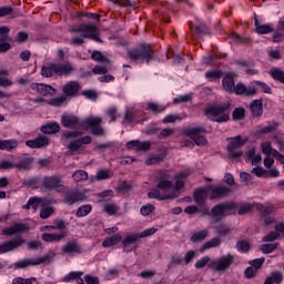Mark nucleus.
Segmentation results:
<instances>
[{
	"mask_svg": "<svg viewBox=\"0 0 284 284\" xmlns=\"http://www.w3.org/2000/svg\"><path fill=\"white\" fill-rule=\"evenodd\" d=\"M189 175V172H180L176 175H172L170 172L164 173L158 183V190L149 192V197L158 199V201L176 199L179 192H181L185 185L183 179Z\"/></svg>",
	"mask_w": 284,
	"mask_h": 284,
	"instance_id": "nucleus-1",
	"label": "nucleus"
},
{
	"mask_svg": "<svg viewBox=\"0 0 284 284\" xmlns=\"http://www.w3.org/2000/svg\"><path fill=\"white\" fill-rule=\"evenodd\" d=\"M234 264V255L226 254L216 260H211L210 256H204L195 262L196 270H203L205 265L210 267L213 272H219L220 274L230 270Z\"/></svg>",
	"mask_w": 284,
	"mask_h": 284,
	"instance_id": "nucleus-2",
	"label": "nucleus"
},
{
	"mask_svg": "<svg viewBox=\"0 0 284 284\" xmlns=\"http://www.w3.org/2000/svg\"><path fill=\"white\" fill-rule=\"evenodd\" d=\"M236 73H227L222 80V88L229 94H237L239 97H254L256 95V89L247 87L242 82L234 84Z\"/></svg>",
	"mask_w": 284,
	"mask_h": 284,
	"instance_id": "nucleus-3",
	"label": "nucleus"
},
{
	"mask_svg": "<svg viewBox=\"0 0 284 284\" xmlns=\"http://www.w3.org/2000/svg\"><path fill=\"white\" fill-rule=\"evenodd\" d=\"M230 194V189L225 186H216V187H204L197 189L194 193V201L197 205H203L205 203V199L210 196L211 200L213 199H223V196H227Z\"/></svg>",
	"mask_w": 284,
	"mask_h": 284,
	"instance_id": "nucleus-4",
	"label": "nucleus"
},
{
	"mask_svg": "<svg viewBox=\"0 0 284 284\" xmlns=\"http://www.w3.org/2000/svg\"><path fill=\"white\" fill-rule=\"evenodd\" d=\"M204 114L216 123H227L230 121V103L209 106L204 110Z\"/></svg>",
	"mask_w": 284,
	"mask_h": 284,
	"instance_id": "nucleus-5",
	"label": "nucleus"
},
{
	"mask_svg": "<svg viewBox=\"0 0 284 284\" xmlns=\"http://www.w3.org/2000/svg\"><path fill=\"white\" fill-rule=\"evenodd\" d=\"M30 92L33 95L30 98L32 103H45V97H52L57 90L48 84L32 83L30 85Z\"/></svg>",
	"mask_w": 284,
	"mask_h": 284,
	"instance_id": "nucleus-6",
	"label": "nucleus"
},
{
	"mask_svg": "<svg viewBox=\"0 0 284 284\" xmlns=\"http://www.w3.org/2000/svg\"><path fill=\"white\" fill-rule=\"evenodd\" d=\"M65 138L71 139L68 145L70 152H78L83 145L92 143V138L89 135L83 136V133L81 132H69L65 134Z\"/></svg>",
	"mask_w": 284,
	"mask_h": 284,
	"instance_id": "nucleus-7",
	"label": "nucleus"
},
{
	"mask_svg": "<svg viewBox=\"0 0 284 284\" xmlns=\"http://www.w3.org/2000/svg\"><path fill=\"white\" fill-rule=\"evenodd\" d=\"M129 58L131 61L145 63L152 59V48L150 44H142L140 48L129 51Z\"/></svg>",
	"mask_w": 284,
	"mask_h": 284,
	"instance_id": "nucleus-8",
	"label": "nucleus"
},
{
	"mask_svg": "<svg viewBox=\"0 0 284 284\" xmlns=\"http://www.w3.org/2000/svg\"><path fill=\"white\" fill-rule=\"evenodd\" d=\"M245 143H247V138H242L241 135L229 139L227 150L231 159H239V156L243 154L241 148H243Z\"/></svg>",
	"mask_w": 284,
	"mask_h": 284,
	"instance_id": "nucleus-9",
	"label": "nucleus"
},
{
	"mask_svg": "<svg viewBox=\"0 0 284 284\" xmlns=\"http://www.w3.org/2000/svg\"><path fill=\"white\" fill-rule=\"evenodd\" d=\"M234 213V203H225L214 206L211 211V216L215 221H221L224 216H230V214Z\"/></svg>",
	"mask_w": 284,
	"mask_h": 284,
	"instance_id": "nucleus-10",
	"label": "nucleus"
},
{
	"mask_svg": "<svg viewBox=\"0 0 284 284\" xmlns=\"http://www.w3.org/2000/svg\"><path fill=\"white\" fill-rule=\"evenodd\" d=\"M101 118L99 116H89L82 123V128H87L88 130H91V134H97L101 136L103 134V128H101Z\"/></svg>",
	"mask_w": 284,
	"mask_h": 284,
	"instance_id": "nucleus-11",
	"label": "nucleus"
},
{
	"mask_svg": "<svg viewBox=\"0 0 284 284\" xmlns=\"http://www.w3.org/2000/svg\"><path fill=\"white\" fill-rule=\"evenodd\" d=\"M185 136L192 139L196 145H205L207 140L202 134L205 133L204 128H191L183 131Z\"/></svg>",
	"mask_w": 284,
	"mask_h": 284,
	"instance_id": "nucleus-12",
	"label": "nucleus"
},
{
	"mask_svg": "<svg viewBox=\"0 0 284 284\" xmlns=\"http://www.w3.org/2000/svg\"><path fill=\"white\" fill-rule=\"evenodd\" d=\"M79 32H81V34H82V37H84V39H92L93 41H101L99 39V29H97V26L82 24L79 27Z\"/></svg>",
	"mask_w": 284,
	"mask_h": 284,
	"instance_id": "nucleus-13",
	"label": "nucleus"
},
{
	"mask_svg": "<svg viewBox=\"0 0 284 284\" xmlns=\"http://www.w3.org/2000/svg\"><path fill=\"white\" fill-rule=\"evenodd\" d=\"M50 202L48 200H43L41 197H30L27 205H24L26 210H32V212H37V210H41V207H45Z\"/></svg>",
	"mask_w": 284,
	"mask_h": 284,
	"instance_id": "nucleus-14",
	"label": "nucleus"
},
{
	"mask_svg": "<svg viewBox=\"0 0 284 284\" xmlns=\"http://www.w3.org/2000/svg\"><path fill=\"white\" fill-rule=\"evenodd\" d=\"M81 90V84L78 81H69L62 87L63 94L65 97H77Z\"/></svg>",
	"mask_w": 284,
	"mask_h": 284,
	"instance_id": "nucleus-15",
	"label": "nucleus"
},
{
	"mask_svg": "<svg viewBox=\"0 0 284 284\" xmlns=\"http://www.w3.org/2000/svg\"><path fill=\"white\" fill-rule=\"evenodd\" d=\"M128 150H134V152H145L150 150V142H140L139 140H133L126 143Z\"/></svg>",
	"mask_w": 284,
	"mask_h": 284,
	"instance_id": "nucleus-16",
	"label": "nucleus"
},
{
	"mask_svg": "<svg viewBox=\"0 0 284 284\" xmlns=\"http://www.w3.org/2000/svg\"><path fill=\"white\" fill-rule=\"evenodd\" d=\"M23 245V240L21 237L16 239L14 241L6 242L0 245V254H6V252H12V250H17Z\"/></svg>",
	"mask_w": 284,
	"mask_h": 284,
	"instance_id": "nucleus-17",
	"label": "nucleus"
},
{
	"mask_svg": "<svg viewBox=\"0 0 284 284\" xmlns=\"http://www.w3.org/2000/svg\"><path fill=\"white\" fill-rule=\"evenodd\" d=\"M140 236L139 234H131L126 237L123 239L122 245H123V251L124 252H132L134 250V245L136 241H139Z\"/></svg>",
	"mask_w": 284,
	"mask_h": 284,
	"instance_id": "nucleus-18",
	"label": "nucleus"
},
{
	"mask_svg": "<svg viewBox=\"0 0 284 284\" xmlns=\"http://www.w3.org/2000/svg\"><path fill=\"white\" fill-rule=\"evenodd\" d=\"M64 236H68V234L65 232L43 233L42 241H44V243H59L60 241H63Z\"/></svg>",
	"mask_w": 284,
	"mask_h": 284,
	"instance_id": "nucleus-19",
	"label": "nucleus"
},
{
	"mask_svg": "<svg viewBox=\"0 0 284 284\" xmlns=\"http://www.w3.org/2000/svg\"><path fill=\"white\" fill-rule=\"evenodd\" d=\"M280 236H284V223H278L275 226V232H271L270 234L264 236V241L270 243L272 241H276Z\"/></svg>",
	"mask_w": 284,
	"mask_h": 284,
	"instance_id": "nucleus-20",
	"label": "nucleus"
},
{
	"mask_svg": "<svg viewBox=\"0 0 284 284\" xmlns=\"http://www.w3.org/2000/svg\"><path fill=\"white\" fill-rule=\"evenodd\" d=\"M48 143H50V141L45 136L40 135V136L36 138L34 140H28L26 142V145L28 148L37 149V148H45V145H48Z\"/></svg>",
	"mask_w": 284,
	"mask_h": 284,
	"instance_id": "nucleus-21",
	"label": "nucleus"
},
{
	"mask_svg": "<svg viewBox=\"0 0 284 284\" xmlns=\"http://www.w3.org/2000/svg\"><path fill=\"white\" fill-rule=\"evenodd\" d=\"M58 77H68L74 72V67L70 63L55 64Z\"/></svg>",
	"mask_w": 284,
	"mask_h": 284,
	"instance_id": "nucleus-22",
	"label": "nucleus"
},
{
	"mask_svg": "<svg viewBox=\"0 0 284 284\" xmlns=\"http://www.w3.org/2000/svg\"><path fill=\"white\" fill-rule=\"evenodd\" d=\"M26 231H28V225L18 223L9 229H4L2 234H4V236H12L13 234H21V232Z\"/></svg>",
	"mask_w": 284,
	"mask_h": 284,
	"instance_id": "nucleus-23",
	"label": "nucleus"
},
{
	"mask_svg": "<svg viewBox=\"0 0 284 284\" xmlns=\"http://www.w3.org/2000/svg\"><path fill=\"white\" fill-rule=\"evenodd\" d=\"M61 123L64 128H77L79 125V118L72 114H64L61 116Z\"/></svg>",
	"mask_w": 284,
	"mask_h": 284,
	"instance_id": "nucleus-24",
	"label": "nucleus"
},
{
	"mask_svg": "<svg viewBox=\"0 0 284 284\" xmlns=\"http://www.w3.org/2000/svg\"><path fill=\"white\" fill-rule=\"evenodd\" d=\"M85 199V195L83 193L75 191V192H68L64 195V202H67L69 205H72L77 203L78 201H83Z\"/></svg>",
	"mask_w": 284,
	"mask_h": 284,
	"instance_id": "nucleus-25",
	"label": "nucleus"
},
{
	"mask_svg": "<svg viewBox=\"0 0 284 284\" xmlns=\"http://www.w3.org/2000/svg\"><path fill=\"white\" fill-rule=\"evenodd\" d=\"M251 114L253 116L263 115V99L254 100L250 104Z\"/></svg>",
	"mask_w": 284,
	"mask_h": 284,
	"instance_id": "nucleus-26",
	"label": "nucleus"
},
{
	"mask_svg": "<svg viewBox=\"0 0 284 284\" xmlns=\"http://www.w3.org/2000/svg\"><path fill=\"white\" fill-rule=\"evenodd\" d=\"M255 30L257 34H270L271 32H274V24H262L258 22V19H255Z\"/></svg>",
	"mask_w": 284,
	"mask_h": 284,
	"instance_id": "nucleus-27",
	"label": "nucleus"
},
{
	"mask_svg": "<svg viewBox=\"0 0 284 284\" xmlns=\"http://www.w3.org/2000/svg\"><path fill=\"white\" fill-rule=\"evenodd\" d=\"M43 258L34 262V260H20L13 264L14 270H24V267H30V265H39L43 263Z\"/></svg>",
	"mask_w": 284,
	"mask_h": 284,
	"instance_id": "nucleus-28",
	"label": "nucleus"
},
{
	"mask_svg": "<svg viewBox=\"0 0 284 284\" xmlns=\"http://www.w3.org/2000/svg\"><path fill=\"white\" fill-rule=\"evenodd\" d=\"M63 254H81V246L77 242H69L62 247Z\"/></svg>",
	"mask_w": 284,
	"mask_h": 284,
	"instance_id": "nucleus-29",
	"label": "nucleus"
},
{
	"mask_svg": "<svg viewBox=\"0 0 284 284\" xmlns=\"http://www.w3.org/2000/svg\"><path fill=\"white\" fill-rule=\"evenodd\" d=\"M44 185L45 187H48L49 190H63L64 186L61 185V179L59 178H48L44 181Z\"/></svg>",
	"mask_w": 284,
	"mask_h": 284,
	"instance_id": "nucleus-30",
	"label": "nucleus"
},
{
	"mask_svg": "<svg viewBox=\"0 0 284 284\" xmlns=\"http://www.w3.org/2000/svg\"><path fill=\"white\" fill-rule=\"evenodd\" d=\"M246 161H251L252 165H256V163H261V161H263V158L261 156V154H256V149L252 148L250 149L246 154Z\"/></svg>",
	"mask_w": 284,
	"mask_h": 284,
	"instance_id": "nucleus-31",
	"label": "nucleus"
},
{
	"mask_svg": "<svg viewBox=\"0 0 284 284\" xmlns=\"http://www.w3.org/2000/svg\"><path fill=\"white\" fill-rule=\"evenodd\" d=\"M45 230L49 232H52V230H65V222L63 220H54L53 225H45L40 227L41 232H45Z\"/></svg>",
	"mask_w": 284,
	"mask_h": 284,
	"instance_id": "nucleus-32",
	"label": "nucleus"
},
{
	"mask_svg": "<svg viewBox=\"0 0 284 284\" xmlns=\"http://www.w3.org/2000/svg\"><path fill=\"white\" fill-rule=\"evenodd\" d=\"M19 148V142L17 140H0V150H7L8 152Z\"/></svg>",
	"mask_w": 284,
	"mask_h": 284,
	"instance_id": "nucleus-33",
	"label": "nucleus"
},
{
	"mask_svg": "<svg viewBox=\"0 0 284 284\" xmlns=\"http://www.w3.org/2000/svg\"><path fill=\"white\" fill-rule=\"evenodd\" d=\"M122 236L121 234H115L111 237H106L103 242H102V247H112L114 245H118V243H121L122 241Z\"/></svg>",
	"mask_w": 284,
	"mask_h": 284,
	"instance_id": "nucleus-34",
	"label": "nucleus"
},
{
	"mask_svg": "<svg viewBox=\"0 0 284 284\" xmlns=\"http://www.w3.org/2000/svg\"><path fill=\"white\" fill-rule=\"evenodd\" d=\"M59 130H61V126H59V123L50 122L47 125L42 126L41 132H43V134H57Z\"/></svg>",
	"mask_w": 284,
	"mask_h": 284,
	"instance_id": "nucleus-35",
	"label": "nucleus"
},
{
	"mask_svg": "<svg viewBox=\"0 0 284 284\" xmlns=\"http://www.w3.org/2000/svg\"><path fill=\"white\" fill-rule=\"evenodd\" d=\"M256 87L260 88L261 92H264V94H272V88H270V85H267V83L261 82V81L252 82L251 88H255L256 94H258V89H256Z\"/></svg>",
	"mask_w": 284,
	"mask_h": 284,
	"instance_id": "nucleus-36",
	"label": "nucleus"
},
{
	"mask_svg": "<svg viewBox=\"0 0 284 284\" xmlns=\"http://www.w3.org/2000/svg\"><path fill=\"white\" fill-rule=\"evenodd\" d=\"M221 245V239L214 237L202 245L200 252H205V250H212V247H219Z\"/></svg>",
	"mask_w": 284,
	"mask_h": 284,
	"instance_id": "nucleus-37",
	"label": "nucleus"
},
{
	"mask_svg": "<svg viewBox=\"0 0 284 284\" xmlns=\"http://www.w3.org/2000/svg\"><path fill=\"white\" fill-rule=\"evenodd\" d=\"M207 230L195 232L192 234L191 241L192 243H201V241H205V239H207Z\"/></svg>",
	"mask_w": 284,
	"mask_h": 284,
	"instance_id": "nucleus-38",
	"label": "nucleus"
},
{
	"mask_svg": "<svg viewBox=\"0 0 284 284\" xmlns=\"http://www.w3.org/2000/svg\"><path fill=\"white\" fill-rule=\"evenodd\" d=\"M41 72L42 77H47V79L54 77V74H57V64H48L42 68Z\"/></svg>",
	"mask_w": 284,
	"mask_h": 284,
	"instance_id": "nucleus-39",
	"label": "nucleus"
},
{
	"mask_svg": "<svg viewBox=\"0 0 284 284\" xmlns=\"http://www.w3.org/2000/svg\"><path fill=\"white\" fill-rule=\"evenodd\" d=\"M8 74V70H0V85L2 88H10L12 85V80L6 78Z\"/></svg>",
	"mask_w": 284,
	"mask_h": 284,
	"instance_id": "nucleus-40",
	"label": "nucleus"
},
{
	"mask_svg": "<svg viewBox=\"0 0 284 284\" xmlns=\"http://www.w3.org/2000/svg\"><path fill=\"white\" fill-rule=\"evenodd\" d=\"M72 179L75 183H81V181H88L89 175L84 170H78L72 174Z\"/></svg>",
	"mask_w": 284,
	"mask_h": 284,
	"instance_id": "nucleus-41",
	"label": "nucleus"
},
{
	"mask_svg": "<svg viewBox=\"0 0 284 284\" xmlns=\"http://www.w3.org/2000/svg\"><path fill=\"white\" fill-rule=\"evenodd\" d=\"M277 129H278V123L273 122V123L257 130V134H272V132H276Z\"/></svg>",
	"mask_w": 284,
	"mask_h": 284,
	"instance_id": "nucleus-42",
	"label": "nucleus"
},
{
	"mask_svg": "<svg viewBox=\"0 0 284 284\" xmlns=\"http://www.w3.org/2000/svg\"><path fill=\"white\" fill-rule=\"evenodd\" d=\"M270 74L275 79V81H281L284 83V71L278 68H273L270 70Z\"/></svg>",
	"mask_w": 284,
	"mask_h": 284,
	"instance_id": "nucleus-43",
	"label": "nucleus"
},
{
	"mask_svg": "<svg viewBox=\"0 0 284 284\" xmlns=\"http://www.w3.org/2000/svg\"><path fill=\"white\" fill-rule=\"evenodd\" d=\"M92 212V205L90 204H85V205H82L78 209L77 213H75V216L78 217H83V216H88V214Z\"/></svg>",
	"mask_w": 284,
	"mask_h": 284,
	"instance_id": "nucleus-44",
	"label": "nucleus"
},
{
	"mask_svg": "<svg viewBox=\"0 0 284 284\" xmlns=\"http://www.w3.org/2000/svg\"><path fill=\"white\" fill-rule=\"evenodd\" d=\"M256 210L263 214V216H267V214H272L274 212V206L272 205H263V204H255Z\"/></svg>",
	"mask_w": 284,
	"mask_h": 284,
	"instance_id": "nucleus-45",
	"label": "nucleus"
},
{
	"mask_svg": "<svg viewBox=\"0 0 284 284\" xmlns=\"http://www.w3.org/2000/svg\"><path fill=\"white\" fill-rule=\"evenodd\" d=\"M65 101H68V97L62 95V97L49 100V105H54L55 108H61V105H63V103H65Z\"/></svg>",
	"mask_w": 284,
	"mask_h": 284,
	"instance_id": "nucleus-46",
	"label": "nucleus"
},
{
	"mask_svg": "<svg viewBox=\"0 0 284 284\" xmlns=\"http://www.w3.org/2000/svg\"><path fill=\"white\" fill-rule=\"evenodd\" d=\"M146 110H150L151 112H154L155 114H159V112H163L165 110V106L159 105L153 102H149L146 104Z\"/></svg>",
	"mask_w": 284,
	"mask_h": 284,
	"instance_id": "nucleus-47",
	"label": "nucleus"
},
{
	"mask_svg": "<svg viewBox=\"0 0 284 284\" xmlns=\"http://www.w3.org/2000/svg\"><path fill=\"white\" fill-rule=\"evenodd\" d=\"M31 163H32V160L22 159V160H20L19 163L14 164V168H17V170H28V168H30Z\"/></svg>",
	"mask_w": 284,
	"mask_h": 284,
	"instance_id": "nucleus-48",
	"label": "nucleus"
},
{
	"mask_svg": "<svg viewBox=\"0 0 284 284\" xmlns=\"http://www.w3.org/2000/svg\"><path fill=\"white\" fill-rule=\"evenodd\" d=\"M253 209H254V205H252L250 203H243L239 206L237 214H240V215L247 214V213L252 212Z\"/></svg>",
	"mask_w": 284,
	"mask_h": 284,
	"instance_id": "nucleus-49",
	"label": "nucleus"
},
{
	"mask_svg": "<svg viewBox=\"0 0 284 284\" xmlns=\"http://www.w3.org/2000/svg\"><path fill=\"white\" fill-rule=\"evenodd\" d=\"M79 276H83L82 272H70L63 277L64 283H70V281H77Z\"/></svg>",
	"mask_w": 284,
	"mask_h": 284,
	"instance_id": "nucleus-50",
	"label": "nucleus"
},
{
	"mask_svg": "<svg viewBox=\"0 0 284 284\" xmlns=\"http://www.w3.org/2000/svg\"><path fill=\"white\" fill-rule=\"evenodd\" d=\"M233 119L234 121H241L245 119V109L243 108H237L233 111Z\"/></svg>",
	"mask_w": 284,
	"mask_h": 284,
	"instance_id": "nucleus-51",
	"label": "nucleus"
},
{
	"mask_svg": "<svg viewBox=\"0 0 284 284\" xmlns=\"http://www.w3.org/2000/svg\"><path fill=\"white\" fill-rule=\"evenodd\" d=\"M104 212L105 214H109V216H112L119 212V206H116V204H105Z\"/></svg>",
	"mask_w": 284,
	"mask_h": 284,
	"instance_id": "nucleus-52",
	"label": "nucleus"
},
{
	"mask_svg": "<svg viewBox=\"0 0 284 284\" xmlns=\"http://www.w3.org/2000/svg\"><path fill=\"white\" fill-rule=\"evenodd\" d=\"M206 79L210 81H214V79H221L223 77V73L219 70L209 71L205 73Z\"/></svg>",
	"mask_w": 284,
	"mask_h": 284,
	"instance_id": "nucleus-53",
	"label": "nucleus"
},
{
	"mask_svg": "<svg viewBox=\"0 0 284 284\" xmlns=\"http://www.w3.org/2000/svg\"><path fill=\"white\" fill-rule=\"evenodd\" d=\"M277 247H278L277 243L264 244V245H262V252L264 254H272V252H274V250H276Z\"/></svg>",
	"mask_w": 284,
	"mask_h": 284,
	"instance_id": "nucleus-54",
	"label": "nucleus"
},
{
	"mask_svg": "<svg viewBox=\"0 0 284 284\" xmlns=\"http://www.w3.org/2000/svg\"><path fill=\"white\" fill-rule=\"evenodd\" d=\"M140 212H141L142 216H150V214H152L154 212V205L146 204L141 207Z\"/></svg>",
	"mask_w": 284,
	"mask_h": 284,
	"instance_id": "nucleus-55",
	"label": "nucleus"
},
{
	"mask_svg": "<svg viewBox=\"0 0 284 284\" xmlns=\"http://www.w3.org/2000/svg\"><path fill=\"white\" fill-rule=\"evenodd\" d=\"M10 32V28L8 27H0V41H12V39L8 38V34Z\"/></svg>",
	"mask_w": 284,
	"mask_h": 284,
	"instance_id": "nucleus-56",
	"label": "nucleus"
},
{
	"mask_svg": "<svg viewBox=\"0 0 284 284\" xmlns=\"http://www.w3.org/2000/svg\"><path fill=\"white\" fill-rule=\"evenodd\" d=\"M106 116L111 119L110 120L111 123H113V121H116V118L119 116V113L116 112V108L111 106L110 109H108Z\"/></svg>",
	"mask_w": 284,
	"mask_h": 284,
	"instance_id": "nucleus-57",
	"label": "nucleus"
},
{
	"mask_svg": "<svg viewBox=\"0 0 284 284\" xmlns=\"http://www.w3.org/2000/svg\"><path fill=\"white\" fill-rule=\"evenodd\" d=\"M215 232L221 236H225V234H230V227L225 226L224 224H219L215 226Z\"/></svg>",
	"mask_w": 284,
	"mask_h": 284,
	"instance_id": "nucleus-58",
	"label": "nucleus"
},
{
	"mask_svg": "<svg viewBox=\"0 0 284 284\" xmlns=\"http://www.w3.org/2000/svg\"><path fill=\"white\" fill-rule=\"evenodd\" d=\"M82 95L85 97V99H90L91 101H97L98 94L97 91L93 90H87L82 92Z\"/></svg>",
	"mask_w": 284,
	"mask_h": 284,
	"instance_id": "nucleus-59",
	"label": "nucleus"
},
{
	"mask_svg": "<svg viewBox=\"0 0 284 284\" xmlns=\"http://www.w3.org/2000/svg\"><path fill=\"white\" fill-rule=\"evenodd\" d=\"M239 252H248L250 251V243L245 242V241H240L237 242V245H236Z\"/></svg>",
	"mask_w": 284,
	"mask_h": 284,
	"instance_id": "nucleus-60",
	"label": "nucleus"
},
{
	"mask_svg": "<svg viewBox=\"0 0 284 284\" xmlns=\"http://www.w3.org/2000/svg\"><path fill=\"white\" fill-rule=\"evenodd\" d=\"M52 214H54V209L52 207H44L40 212V216L42 219H49V216H52Z\"/></svg>",
	"mask_w": 284,
	"mask_h": 284,
	"instance_id": "nucleus-61",
	"label": "nucleus"
},
{
	"mask_svg": "<svg viewBox=\"0 0 284 284\" xmlns=\"http://www.w3.org/2000/svg\"><path fill=\"white\" fill-rule=\"evenodd\" d=\"M158 230L156 227H151L144 230L142 233L139 234L140 239H145L146 236H152L153 234H156Z\"/></svg>",
	"mask_w": 284,
	"mask_h": 284,
	"instance_id": "nucleus-62",
	"label": "nucleus"
},
{
	"mask_svg": "<svg viewBox=\"0 0 284 284\" xmlns=\"http://www.w3.org/2000/svg\"><path fill=\"white\" fill-rule=\"evenodd\" d=\"M252 172L257 178L265 176L267 174V171L263 169V166H256L252 170Z\"/></svg>",
	"mask_w": 284,
	"mask_h": 284,
	"instance_id": "nucleus-63",
	"label": "nucleus"
},
{
	"mask_svg": "<svg viewBox=\"0 0 284 284\" xmlns=\"http://www.w3.org/2000/svg\"><path fill=\"white\" fill-rule=\"evenodd\" d=\"M84 281L87 284H99V277L97 276L85 275Z\"/></svg>",
	"mask_w": 284,
	"mask_h": 284,
	"instance_id": "nucleus-64",
	"label": "nucleus"
}]
</instances>
